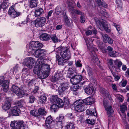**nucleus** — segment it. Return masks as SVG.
I'll return each instance as SVG.
<instances>
[{
	"instance_id": "obj_46",
	"label": "nucleus",
	"mask_w": 129,
	"mask_h": 129,
	"mask_svg": "<svg viewBox=\"0 0 129 129\" xmlns=\"http://www.w3.org/2000/svg\"><path fill=\"white\" fill-rule=\"evenodd\" d=\"M114 62L115 64H117V66L119 68H120L122 65V62L119 60L116 59L114 60Z\"/></svg>"
},
{
	"instance_id": "obj_39",
	"label": "nucleus",
	"mask_w": 129,
	"mask_h": 129,
	"mask_svg": "<svg viewBox=\"0 0 129 129\" xmlns=\"http://www.w3.org/2000/svg\"><path fill=\"white\" fill-rule=\"evenodd\" d=\"M47 98L44 96H42L39 98V101L40 103L45 104Z\"/></svg>"
},
{
	"instance_id": "obj_50",
	"label": "nucleus",
	"mask_w": 129,
	"mask_h": 129,
	"mask_svg": "<svg viewBox=\"0 0 129 129\" xmlns=\"http://www.w3.org/2000/svg\"><path fill=\"white\" fill-rule=\"evenodd\" d=\"M80 20L81 23H84L86 20V18L84 13L81 15L80 17Z\"/></svg>"
},
{
	"instance_id": "obj_23",
	"label": "nucleus",
	"mask_w": 129,
	"mask_h": 129,
	"mask_svg": "<svg viewBox=\"0 0 129 129\" xmlns=\"http://www.w3.org/2000/svg\"><path fill=\"white\" fill-rule=\"evenodd\" d=\"M40 38L41 40L48 41L50 38V36L47 34H43L40 36Z\"/></svg>"
},
{
	"instance_id": "obj_52",
	"label": "nucleus",
	"mask_w": 129,
	"mask_h": 129,
	"mask_svg": "<svg viewBox=\"0 0 129 129\" xmlns=\"http://www.w3.org/2000/svg\"><path fill=\"white\" fill-rule=\"evenodd\" d=\"M86 68L89 75L90 76H91L92 74L91 68L88 66H86Z\"/></svg>"
},
{
	"instance_id": "obj_6",
	"label": "nucleus",
	"mask_w": 129,
	"mask_h": 129,
	"mask_svg": "<svg viewBox=\"0 0 129 129\" xmlns=\"http://www.w3.org/2000/svg\"><path fill=\"white\" fill-rule=\"evenodd\" d=\"M75 110L78 112H81L84 111L87 108V105L85 104L83 100H80L77 101L74 103Z\"/></svg>"
},
{
	"instance_id": "obj_2",
	"label": "nucleus",
	"mask_w": 129,
	"mask_h": 129,
	"mask_svg": "<svg viewBox=\"0 0 129 129\" xmlns=\"http://www.w3.org/2000/svg\"><path fill=\"white\" fill-rule=\"evenodd\" d=\"M57 52L65 60H69L71 57V54L69 48L65 47L59 48Z\"/></svg>"
},
{
	"instance_id": "obj_54",
	"label": "nucleus",
	"mask_w": 129,
	"mask_h": 129,
	"mask_svg": "<svg viewBox=\"0 0 129 129\" xmlns=\"http://www.w3.org/2000/svg\"><path fill=\"white\" fill-rule=\"evenodd\" d=\"M87 123L92 125H93L95 123V120L94 119H87L86 120Z\"/></svg>"
},
{
	"instance_id": "obj_43",
	"label": "nucleus",
	"mask_w": 129,
	"mask_h": 129,
	"mask_svg": "<svg viewBox=\"0 0 129 129\" xmlns=\"http://www.w3.org/2000/svg\"><path fill=\"white\" fill-rule=\"evenodd\" d=\"M50 38L54 43H57L58 41V39L55 34L53 35L50 36Z\"/></svg>"
},
{
	"instance_id": "obj_62",
	"label": "nucleus",
	"mask_w": 129,
	"mask_h": 129,
	"mask_svg": "<svg viewBox=\"0 0 129 129\" xmlns=\"http://www.w3.org/2000/svg\"><path fill=\"white\" fill-rule=\"evenodd\" d=\"M69 70L71 71L72 72L71 73L72 74H73L74 73H76V70L75 68H69Z\"/></svg>"
},
{
	"instance_id": "obj_57",
	"label": "nucleus",
	"mask_w": 129,
	"mask_h": 129,
	"mask_svg": "<svg viewBox=\"0 0 129 129\" xmlns=\"http://www.w3.org/2000/svg\"><path fill=\"white\" fill-rule=\"evenodd\" d=\"M22 101L20 100V101H17L16 102V105L20 107H21L22 106Z\"/></svg>"
},
{
	"instance_id": "obj_63",
	"label": "nucleus",
	"mask_w": 129,
	"mask_h": 129,
	"mask_svg": "<svg viewBox=\"0 0 129 129\" xmlns=\"http://www.w3.org/2000/svg\"><path fill=\"white\" fill-rule=\"evenodd\" d=\"M92 33V31L91 30H88L85 32L86 35L87 36H89L91 35Z\"/></svg>"
},
{
	"instance_id": "obj_17",
	"label": "nucleus",
	"mask_w": 129,
	"mask_h": 129,
	"mask_svg": "<svg viewBox=\"0 0 129 129\" xmlns=\"http://www.w3.org/2000/svg\"><path fill=\"white\" fill-rule=\"evenodd\" d=\"M74 7L72 6H69V9L70 11L72 14V15H73L75 14L77 15H81L83 13H82L81 11L77 9H74Z\"/></svg>"
},
{
	"instance_id": "obj_31",
	"label": "nucleus",
	"mask_w": 129,
	"mask_h": 129,
	"mask_svg": "<svg viewBox=\"0 0 129 129\" xmlns=\"http://www.w3.org/2000/svg\"><path fill=\"white\" fill-rule=\"evenodd\" d=\"M11 106L10 103L9 102L7 101L2 106V108L3 109L5 110H7L10 108Z\"/></svg>"
},
{
	"instance_id": "obj_48",
	"label": "nucleus",
	"mask_w": 129,
	"mask_h": 129,
	"mask_svg": "<svg viewBox=\"0 0 129 129\" xmlns=\"http://www.w3.org/2000/svg\"><path fill=\"white\" fill-rule=\"evenodd\" d=\"M58 108H59V107L57 105L54 104L51 106V109L52 110H53L54 112H55L57 110V109Z\"/></svg>"
},
{
	"instance_id": "obj_28",
	"label": "nucleus",
	"mask_w": 129,
	"mask_h": 129,
	"mask_svg": "<svg viewBox=\"0 0 129 129\" xmlns=\"http://www.w3.org/2000/svg\"><path fill=\"white\" fill-rule=\"evenodd\" d=\"M38 112L39 115L40 116V118L41 117V116L45 115L47 113L45 109L43 108H39L38 110Z\"/></svg>"
},
{
	"instance_id": "obj_30",
	"label": "nucleus",
	"mask_w": 129,
	"mask_h": 129,
	"mask_svg": "<svg viewBox=\"0 0 129 129\" xmlns=\"http://www.w3.org/2000/svg\"><path fill=\"white\" fill-rule=\"evenodd\" d=\"M112 25L116 27L119 34L122 33L123 31L122 28L119 25H117L116 23H114Z\"/></svg>"
},
{
	"instance_id": "obj_32",
	"label": "nucleus",
	"mask_w": 129,
	"mask_h": 129,
	"mask_svg": "<svg viewBox=\"0 0 129 129\" xmlns=\"http://www.w3.org/2000/svg\"><path fill=\"white\" fill-rule=\"evenodd\" d=\"M30 6L31 8H33L37 6L38 0H32L30 1Z\"/></svg>"
},
{
	"instance_id": "obj_51",
	"label": "nucleus",
	"mask_w": 129,
	"mask_h": 129,
	"mask_svg": "<svg viewBox=\"0 0 129 129\" xmlns=\"http://www.w3.org/2000/svg\"><path fill=\"white\" fill-rule=\"evenodd\" d=\"M88 49L91 52L97 51H98V49L97 48L93 46L92 45L91 47H89V48H88Z\"/></svg>"
},
{
	"instance_id": "obj_55",
	"label": "nucleus",
	"mask_w": 129,
	"mask_h": 129,
	"mask_svg": "<svg viewBox=\"0 0 129 129\" xmlns=\"http://www.w3.org/2000/svg\"><path fill=\"white\" fill-rule=\"evenodd\" d=\"M35 99L34 96H30L29 98V102L31 103H34Z\"/></svg>"
},
{
	"instance_id": "obj_37",
	"label": "nucleus",
	"mask_w": 129,
	"mask_h": 129,
	"mask_svg": "<svg viewBox=\"0 0 129 129\" xmlns=\"http://www.w3.org/2000/svg\"><path fill=\"white\" fill-rule=\"evenodd\" d=\"M101 93L103 95L106 97H109V95L108 91L105 89H102L101 91Z\"/></svg>"
},
{
	"instance_id": "obj_42",
	"label": "nucleus",
	"mask_w": 129,
	"mask_h": 129,
	"mask_svg": "<svg viewBox=\"0 0 129 129\" xmlns=\"http://www.w3.org/2000/svg\"><path fill=\"white\" fill-rule=\"evenodd\" d=\"M56 103L57 104L59 108L62 107H63L64 104V103L63 101L59 98L57 99V100Z\"/></svg>"
},
{
	"instance_id": "obj_64",
	"label": "nucleus",
	"mask_w": 129,
	"mask_h": 129,
	"mask_svg": "<svg viewBox=\"0 0 129 129\" xmlns=\"http://www.w3.org/2000/svg\"><path fill=\"white\" fill-rule=\"evenodd\" d=\"M112 87L113 88V89L115 91H116L117 90V87L116 85L114 83L112 84Z\"/></svg>"
},
{
	"instance_id": "obj_47",
	"label": "nucleus",
	"mask_w": 129,
	"mask_h": 129,
	"mask_svg": "<svg viewBox=\"0 0 129 129\" xmlns=\"http://www.w3.org/2000/svg\"><path fill=\"white\" fill-rule=\"evenodd\" d=\"M64 119V116L62 115H60L59 117L57 119L56 121L57 122H59L60 124H62V122Z\"/></svg>"
},
{
	"instance_id": "obj_56",
	"label": "nucleus",
	"mask_w": 129,
	"mask_h": 129,
	"mask_svg": "<svg viewBox=\"0 0 129 129\" xmlns=\"http://www.w3.org/2000/svg\"><path fill=\"white\" fill-rule=\"evenodd\" d=\"M75 85V87H76L77 89L80 88V87L83 84L82 83L79 82L77 84H74Z\"/></svg>"
},
{
	"instance_id": "obj_40",
	"label": "nucleus",
	"mask_w": 129,
	"mask_h": 129,
	"mask_svg": "<svg viewBox=\"0 0 129 129\" xmlns=\"http://www.w3.org/2000/svg\"><path fill=\"white\" fill-rule=\"evenodd\" d=\"M109 55L112 57H115L118 56L117 53L115 51H112L111 52H108Z\"/></svg>"
},
{
	"instance_id": "obj_10",
	"label": "nucleus",
	"mask_w": 129,
	"mask_h": 129,
	"mask_svg": "<svg viewBox=\"0 0 129 129\" xmlns=\"http://www.w3.org/2000/svg\"><path fill=\"white\" fill-rule=\"evenodd\" d=\"M66 7L63 5H59L57 6L55 8V13L56 14L59 15H63V16L66 14L65 11Z\"/></svg>"
},
{
	"instance_id": "obj_22",
	"label": "nucleus",
	"mask_w": 129,
	"mask_h": 129,
	"mask_svg": "<svg viewBox=\"0 0 129 129\" xmlns=\"http://www.w3.org/2000/svg\"><path fill=\"white\" fill-rule=\"evenodd\" d=\"M94 99L92 97H88L86 98L84 101L85 104L87 105H91L93 104L94 102Z\"/></svg>"
},
{
	"instance_id": "obj_45",
	"label": "nucleus",
	"mask_w": 129,
	"mask_h": 129,
	"mask_svg": "<svg viewBox=\"0 0 129 129\" xmlns=\"http://www.w3.org/2000/svg\"><path fill=\"white\" fill-rule=\"evenodd\" d=\"M75 126L74 122H70L67 125V129H74Z\"/></svg>"
},
{
	"instance_id": "obj_60",
	"label": "nucleus",
	"mask_w": 129,
	"mask_h": 129,
	"mask_svg": "<svg viewBox=\"0 0 129 129\" xmlns=\"http://www.w3.org/2000/svg\"><path fill=\"white\" fill-rule=\"evenodd\" d=\"M77 89L76 87H75V85H74L73 87H72L71 88L70 91H71L72 92H73L76 91Z\"/></svg>"
},
{
	"instance_id": "obj_1",
	"label": "nucleus",
	"mask_w": 129,
	"mask_h": 129,
	"mask_svg": "<svg viewBox=\"0 0 129 129\" xmlns=\"http://www.w3.org/2000/svg\"><path fill=\"white\" fill-rule=\"evenodd\" d=\"M44 59L43 58L38 59L33 70L35 74L38 73L40 71L49 72L50 66L47 64L44 63Z\"/></svg>"
},
{
	"instance_id": "obj_49",
	"label": "nucleus",
	"mask_w": 129,
	"mask_h": 129,
	"mask_svg": "<svg viewBox=\"0 0 129 129\" xmlns=\"http://www.w3.org/2000/svg\"><path fill=\"white\" fill-rule=\"evenodd\" d=\"M75 64L77 67H81L82 66V64L81 60L79 59L75 61Z\"/></svg>"
},
{
	"instance_id": "obj_41",
	"label": "nucleus",
	"mask_w": 129,
	"mask_h": 129,
	"mask_svg": "<svg viewBox=\"0 0 129 129\" xmlns=\"http://www.w3.org/2000/svg\"><path fill=\"white\" fill-rule=\"evenodd\" d=\"M63 18L64 20V23L67 26H69L71 23L66 14L63 16Z\"/></svg>"
},
{
	"instance_id": "obj_3",
	"label": "nucleus",
	"mask_w": 129,
	"mask_h": 129,
	"mask_svg": "<svg viewBox=\"0 0 129 129\" xmlns=\"http://www.w3.org/2000/svg\"><path fill=\"white\" fill-rule=\"evenodd\" d=\"M42 47V44L39 41H33L26 46L27 51L28 53H32L37 49H40Z\"/></svg>"
},
{
	"instance_id": "obj_16",
	"label": "nucleus",
	"mask_w": 129,
	"mask_h": 129,
	"mask_svg": "<svg viewBox=\"0 0 129 129\" xmlns=\"http://www.w3.org/2000/svg\"><path fill=\"white\" fill-rule=\"evenodd\" d=\"M82 76L80 75L75 76L70 79V81L73 84H75L80 82L82 79Z\"/></svg>"
},
{
	"instance_id": "obj_24",
	"label": "nucleus",
	"mask_w": 129,
	"mask_h": 129,
	"mask_svg": "<svg viewBox=\"0 0 129 129\" xmlns=\"http://www.w3.org/2000/svg\"><path fill=\"white\" fill-rule=\"evenodd\" d=\"M58 57V56H56V60L58 61V63L59 65H64V63H67V61L65 59L64 60L63 58L60 57L58 59L57 58Z\"/></svg>"
},
{
	"instance_id": "obj_34",
	"label": "nucleus",
	"mask_w": 129,
	"mask_h": 129,
	"mask_svg": "<svg viewBox=\"0 0 129 129\" xmlns=\"http://www.w3.org/2000/svg\"><path fill=\"white\" fill-rule=\"evenodd\" d=\"M86 114L88 115L95 116L97 114L95 110L92 111L90 109H88L86 111Z\"/></svg>"
},
{
	"instance_id": "obj_13",
	"label": "nucleus",
	"mask_w": 129,
	"mask_h": 129,
	"mask_svg": "<svg viewBox=\"0 0 129 129\" xmlns=\"http://www.w3.org/2000/svg\"><path fill=\"white\" fill-rule=\"evenodd\" d=\"M20 113V110L17 106L12 107L9 112V115L18 116Z\"/></svg>"
},
{
	"instance_id": "obj_14",
	"label": "nucleus",
	"mask_w": 129,
	"mask_h": 129,
	"mask_svg": "<svg viewBox=\"0 0 129 129\" xmlns=\"http://www.w3.org/2000/svg\"><path fill=\"white\" fill-rule=\"evenodd\" d=\"M69 87V84L68 83L65 82L61 84L58 89L59 93L62 94L68 89Z\"/></svg>"
},
{
	"instance_id": "obj_38",
	"label": "nucleus",
	"mask_w": 129,
	"mask_h": 129,
	"mask_svg": "<svg viewBox=\"0 0 129 129\" xmlns=\"http://www.w3.org/2000/svg\"><path fill=\"white\" fill-rule=\"evenodd\" d=\"M15 94L18 96L20 97H22L24 96V92L20 88L18 90Z\"/></svg>"
},
{
	"instance_id": "obj_11",
	"label": "nucleus",
	"mask_w": 129,
	"mask_h": 129,
	"mask_svg": "<svg viewBox=\"0 0 129 129\" xmlns=\"http://www.w3.org/2000/svg\"><path fill=\"white\" fill-rule=\"evenodd\" d=\"M46 20L45 17H42L37 18L35 21V26L37 27L44 26L46 22Z\"/></svg>"
},
{
	"instance_id": "obj_58",
	"label": "nucleus",
	"mask_w": 129,
	"mask_h": 129,
	"mask_svg": "<svg viewBox=\"0 0 129 129\" xmlns=\"http://www.w3.org/2000/svg\"><path fill=\"white\" fill-rule=\"evenodd\" d=\"M127 81L126 80H122L121 81L122 82V86L123 87H125L127 83Z\"/></svg>"
},
{
	"instance_id": "obj_27",
	"label": "nucleus",
	"mask_w": 129,
	"mask_h": 129,
	"mask_svg": "<svg viewBox=\"0 0 129 129\" xmlns=\"http://www.w3.org/2000/svg\"><path fill=\"white\" fill-rule=\"evenodd\" d=\"M43 12V10L42 8H37L35 11V15L36 17H38Z\"/></svg>"
},
{
	"instance_id": "obj_12",
	"label": "nucleus",
	"mask_w": 129,
	"mask_h": 129,
	"mask_svg": "<svg viewBox=\"0 0 129 129\" xmlns=\"http://www.w3.org/2000/svg\"><path fill=\"white\" fill-rule=\"evenodd\" d=\"M2 86L4 89V91L6 92L8 89L9 82L7 80H4V76L0 77V85L3 83Z\"/></svg>"
},
{
	"instance_id": "obj_20",
	"label": "nucleus",
	"mask_w": 129,
	"mask_h": 129,
	"mask_svg": "<svg viewBox=\"0 0 129 129\" xmlns=\"http://www.w3.org/2000/svg\"><path fill=\"white\" fill-rule=\"evenodd\" d=\"M53 120L51 116H48L46 119L45 121V125L47 128H49Z\"/></svg>"
},
{
	"instance_id": "obj_59",
	"label": "nucleus",
	"mask_w": 129,
	"mask_h": 129,
	"mask_svg": "<svg viewBox=\"0 0 129 129\" xmlns=\"http://www.w3.org/2000/svg\"><path fill=\"white\" fill-rule=\"evenodd\" d=\"M96 43L98 45L99 47L101 48H102L101 47L103 45V43L100 42L99 40H98L96 41Z\"/></svg>"
},
{
	"instance_id": "obj_36",
	"label": "nucleus",
	"mask_w": 129,
	"mask_h": 129,
	"mask_svg": "<svg viewBox=\"0 0 129 129\" xmlns=\"http://www.w3.org/2000/svg\"><path fill=\"white\" fill-rule=\"evenodd\" d=\"M30 114L35 117L40 118V116L39 115L38 110H31L30 112Z\"/></svg>"
},
{
	"instance_id": "obj_61",
	"label": "nucleus",
	"mask_w": 129,
	"mask_h": 129,
	"mask_svg": "<svg viewBox=\"0 0 129 129\" xmlns=\"http://www.w3.org/2000/svg\"><path fill=\"white\" fill-rule=\"evenodd\" d=\"M93 59L94 60V62H95V63H96L97 62H100L99 61V59L96 56V55H95L94 56V57Z\"/></svg>"
},
{
	"instance_id": "obj_35",
	"label": "nucleus",
	"mask_w": 129,
	"mask_h": 129,
	"mask_svg": "<svg viewBox=\"0 0 129 129\" xmlns=\"http://www.w3.org/2000/svg\"><path fill=\"white\" fill-rule=\"evenodd\" d=\"M95 0L99 6H102L105 8H106L107 7V5L105 2H102L101 1V0Z\"/></svg>"
},
{
	"instance_id": "obj_21",
	"label": "nucleus",
	"mask_w": 129,
	"mask_h": 129,
	"mask_svg": "<svg viewBox=\"0 0 129 129\" xmlns=\"http://www.w3.org/2000/svg\"><path fill=\"white\" fill-rule=\"evenodd\" d=\"M63 76L61 72L57 73L55 74L54 76L52 78L51 81L52 82H54L58 80L60 78Z\"/></svg>"
},
{
	"instance_id": "obj_8",
	"label": "nucleus",
	"mask_w": 129,
	"mask_h": 129,
	"mask_svg": "<svg viewBox=\"0 0 129 129\" xmlns=\"http://www.w3.org/2000/svg\"><path fill=\"white\" fill-rule=\"evenodd\" d=\"M36 60L34 58L30 57L26 58L23 63L24 65L26 66L28 68L31 69L34 66Z\"/></svg>"
},
{
	"instance_id": "obj_25",
	"label": "nucleus",
	"mask_w": 129,
	"mask_h": 129,
	"mask_svg": "<svg viewBox=\"0 0 129 129\" xmlns=\"http://www.w3.org/2000/svg\"><path fill=\"white\" fill-rule=\"evenodd\" d=\"M74 119L78 123L80 124L83 121V116L79 115H76L75 116Z\"/></svg>"
},
{
	"instance_id": "obj_44",
	"label": "nucleus",
	"mask_w": 129,
	"mask_h": 129,
	"mask_svg": "<svg viewBox=\"0 0 129 129\" xmlns=\"http://www.w3.org/2000/svg\"><path fill=\"white\" fill-rule=\"evenodd\" d=\"M20 88L17 86L13 85L12 86L11 89L13 92L15 94L17 91L19 90Z\"/></svg>"
},
{
	"instance_id": "obj_7",
	"label": "nucleus",
	"mask_w": 129,
	"mask_h": 129,
	"mask_svg": "<svg viewBox=\"0 0 129 129\" xmlns=\"http://www.w3.org/2000/svg\"><path fill=\"white\" fill-rule=\"evenodd\" d=\"M103 105L107 111V114L108 116L110 117L114 112L111 106L109 104V103L107 100L104 99L103 100Z\"/></svg>"
},
{
	"instance_id": "obj_26",
	"label": "nucleus",
	"mask_w": 129,
	"mask_h": 129,
	"mask_svg": "<svg viewBox=\"0 0 129 129\" xmlns=\"http://www.w3.org/2000/svg\"><path fill=\"white\" fill-rule=\"evenodd\" d=\"M93 87H87L84 89L85 92L87 94L90 95L92 94L93 91Z\"/></svg>"
},
{
	"instance_id": "obj_9",
	"label": "nucleus",
	"mask_w": 129,
	"mask_h": 129,
	"mask_svg": "<svg viewBox=\"0 0 129 129\" xmlns=\"http://www.w3.org/2000/svg\"><path fill=\"white\" fill-rule=\"evenodd\" d=\"M33 51V52L31 53H33L35 57H39V58H44V57L45 56L46 52V50L43 49H37Z\"/></svg>"
},
{
	"instance_id": "obj_15",
	"label": "nucleus",
	"mask_w": 129,
	"mask_h": 129,
	"mask_svg": "<svg viewBox=\"0 0 129 129\" xmlns=\"http://www.w3.org/2000/svg\"><path fill=\"white\" fill-rule=\"evenodd\" d=\"M8 13L11 17L15 18L19 16L21 13L19 12H16L13 7H11L9 8Z\"/></svg>"
},
{
	"instance_id": "obj_33",
	"label": "nucleus",
	"mask_w": 129,
	"mask_h": 129,
	"mask_svg": "<svg viewBox=\"0 0 129 129\" xmlns=\"http://www.w3.org/2000/svg\"><path fill=\"white\" fill-rule=\"evenodd\" d=\"M58 98L57 95H53L50 98V101L51 103H56Z\"/></svg>"
},
{
	"instance_id": "obj_19",
	"label": "nucleus",
	"mask_w": 129,
	"mask_h": 129,
	"mask_svg": "<svg viewBox=\"0 0 129 129\" xmlns=\"http://www.w3.org/2000/svg\"><path fill=\"white\" fill-rule=\"evenodd\" d=\"M102 36L104 41L105 43H108L111 44L113 43V40L109 37L108 35L106 34H102Z\"/></svg>"
},
{
	"instance_id": "obj_5",
	"label": "nucleus",
	"mask_w": 129,
	"mask_h": 129,
	"mask_svg": "<svg viewBox=\"0 0 129 129\" xmlns=\"http://www.w3.org/2000/svg\"><path fill=\"white\" fill-rule=\"evenodd\" d=\"M96 25L98 27L102 30L103 29L105 30L107 32H109L110 30L108 28V26L107 23H105V21L103 19L99 20L96 17L94 18Z\"/></svg>"
},
{
	"instance_id": "obj_18",
	"label": "nucleus",
	"mask_w": 129,
	"mask_h": 129,
	"mask_svg": "<svg viewBox=\"0 0 129 129\" xmlns=\"http://www.w3.org/2000/svg\"><path fill=\"white\" fill-rule=\"evenodd\" d=\"M49 72H44L42 71H40L37 74L39 78L41 79H43L46 78L48 76V73Z\"/></svg>"
},
{
	"instance_id": "obj_53",
	"label": "nucleus",
	"mask_w": 129,
	"mask_h": 129,
	"mask_svg": "<svg viewBox=\"0 0 129 129\" xmlns=\"http://www.w3.org/2000/svg\"><path fill=\"white\" fill-rule=\"evenodd\" d=\"M126 109L127 107L125 105H123L120 106V110L123 113H124L125 110H126Z\"/></svg>"
},
{
	"instance_id": "obj_29",
	"label": "nucleus",
	"mask_w": 129,
	"mask_h": 129,
	"mask_svg": "<svg viewBox=\"0 0 129 129\" xmlns=\"http://www.w3.org/2000/svg\"><path fill=\"white\" fill-rule=\"evenodd\" d=\"M86 44L87 46L88 49L90 47H91L92 45V40H94L95 39L92 40L91 38H87L85 39Z\"/></svg>"
},
{
	"instance_id": "obj_4",
	"label": "nucleus",
	"mask_w": 129,
	"mask_h": 129,
	"mask_svg": "<svg viewBox=\"0 0 129 129\" xmlns=\"http://www.w3.org/2000/svg\"><path fill=\"white\" fill-rule=\"evenodd\" d=\"M10 126L13 129H27L28 127L23 120L12 121Z\"/></svg>"
}]
</instances>
